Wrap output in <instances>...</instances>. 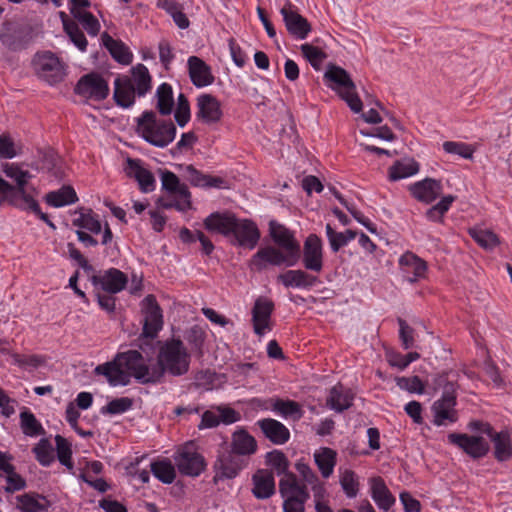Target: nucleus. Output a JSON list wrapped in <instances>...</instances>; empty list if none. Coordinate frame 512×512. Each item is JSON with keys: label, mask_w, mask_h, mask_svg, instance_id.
Returning <instances> with one entry per match:
<instances>
[{"label": "nucleus", "mask_w": 512, "mask_h": 512, "mask_svg": "<svg viewBox=\"0 0 512 512\" xmlns=\"http://www.w3.org/2000/svg\"><path fill=\"white\" fill-rule=\"evenodd\" d=\"M94 372L107 378L111 386H126L133 376L141 384H156L155 367H150L137 350L118 353L112 361L96 366Z\"/></svg>", "instance_id": "f257e3e1"}, {"label": "nucleus", "mask_w": 512, "mask_h": 512, "mask_svg": "<svg viewBox=\"0 0 512 512\" xmlns=\"http://www.w3.org/2000/svg\"><path fill=\"white\" fill-rule=\"evenodd\" d=\"M191 355L180 339L166 340L159 348L155 367L156 382L160 383L165 374L180 377L188 373Z\"/></svg>", "instance_id": "f03ea898"}, {"label": "nucleus", "mask_w": 512, "mask_h": 512, "mask_svg": "<svg viewBox=\"0 0 512 512\" xmlns=\"http://www.w3.org/2000/svg\"><path fill=\"white\" fill-rule=\"evenodd\" d=\"M137 133L149 144L164 148L172 143L176 136V126L169 119H159L152 110H146L136 119Z\"/></svg>", "instance_id": "7ed1b4c3"}, {"label": "nucleus", "mask_w": 512, "mask_h": 512, "mask_svg": "<svg viewBox=\"0 0 512 512\" xmlns=\"http://www.w3.org/2000/svg\"><path fill=\"white\" fill-rule=\"evenodd\" d=\"M324 80L348 104L353 112L358 113L362 110V101L356 93V85L345 69L329 63L324 73Z\"/></svg>", "instance_id": "20e7f679"}, {"label": "nucleus", "mask_w": 512, "mask_h": 512, "mask_svg": "<svg viewBox=\"0 0 512 512\" xmlns=\"http://www.w3.org/2000/svg\"><path fill=\"white\" fill-rule=\"evenodd\" d=\"M279 492L284 498V512H305V503L310 498L305 485L298 483L295 474L286 475L279 482Z\"/></svg>", "instance_id": "39448f33"}, {"label": "nucleus", "mask_w": 512, "mask_h": 512, "mask_svg": "<svg viewBox=\"0 0 512 512\" xmlns=\"http://www.w3.org/2000/svg\"><path fill=\"white\" fill-rule=\"evenodd\" d=\"M33 66L39 78L50 85L60 83L65 77V69L60 59L52 52L37 53Z\"/></svg>", "instance_id": "423d86ee"}, {"label": "nucleus", "mask_w": 512, "mask_h": 512, "mask_svg": "<svg viewBox=\"0 0 512 512\" xmlns=\"http://www.w3.org/2000/svg\"><path fill=\"white\" fill-rule=\"evenodd\" d=\"M107 81L98 73L83 75L74 87L75 94L86 100L103 101L109 95Z\"/></svg>", "instance_id": "0eeeda50"}, {"label": "nucleus", "mask_w": 512, "mask_h": 512, "mask_svg": "<svg viewBox=\"0 0 512 512\" xmlns=\"http://www.w3.org/2000/svg\"><path fill=\"white\" fill-rule=\"evenodd\" d=\"M245 465L244 458L235 452L228 449L219 452L213 465L215 471L213 482L218 483L220 480L235 478Z\"/></svg>", "instance_id": "6e6552de"}, {"label": "nucleus", "mask_w": 512, "mask_h": 512, "mask_svg": "<svg viewBox=\"0 0 512 512\" xmlns=\"http://www.w3.org/2000/svg\"><path fill=\"white\" fill-rule=\"evenodd\" d=\"M144 314L142 336L155 338L163 327V315L154 295L149 294L142 300Z\"/></svg>", "instance_id": "1a4fd4ad"}, {"label": "nucleus", "mask_w": 512, "mask_h": 512, "mask_svg": "<svg viewBox=\"0 0 512 512\" xmlns=\"http://www.w3.org/2000/svg\"><path fill=\"white\" fill-rule=\"evenodd\" d=\"M270 236L274 243L289 254L292 263H297L301 258V247L293 233L285 226L271 221L269 224Z\"/></svg>", "instance_id": "9d476101"}, {"label": "nucleus", "mask_w": 512, "mask_h": 512, "mask_svg": "<svg viewBox=\"0 0 512 512\" xmlns=\"http://www.w3.org/2000/svg\"><path fill=\"white\" fill-rule=\"evenodd\" d=\"M174 460L179 472L190 477L199 476L207 465L204 457L188 445L178 450Z\"/></svg>", "instance_id": "9b49d317"}, {"label": "nucleus", "mask_w": 512, "mask_h": 512, "mask_svg": "<svg viewBox=\"0 0 512 512\" xmlns=\"http://www.w3.org/2000/svg\"><path fill=\"white\" fill-rule=\"evenodd\" d=\"M287 32L297 40H304L308 37L312 27L308 20L303 17L297 8L290 2L286 3L280 10Z\"/></svg>", "instance_id": "f8f14e48"}, {"label": "nucleus", "mask_w": 512, "mask_h": 512, "mask_svg": "<svg viewBox=\"0 0 512 512\" xmlns=\"http://www.w3.org/2000/svg\"><path fill=\"white\" fill-rule=\"evenodd\" d=\"M448 440L451 444L461 448L473 459L485 457L490 450L489 443L482 436L468 435L464 433H450L448 435Z\"/></svg>", "instance_id": "ddd939ff"}, {"label": "nucleus", "mask_w": 512, "mask_h": 512, "mask_svg": "<svg viewBox=\"0 0 512 512\" xmlns=\"http://www.w3.org/2000/svg\"><path fill=\"white\" fill-rule=\"evenodd\" d=\"M289 254L285 251L278 249L274 246H266L260 248L251 258L250 265L257 271H262L267 265L281 266H294L297 263H292L289 259Z\"/></svg>", "instance_id": "4468645a"}, {"label": "nucleus", "mask_w": 512, "mask_h": 512, "mask_svg": "<svg viewBox=\"0 0 512 512\" xmlns=\"http://www.w3.org/2000/svg\"><path fill=\"white\" fill-rule=\"evenodd\" d=\"M91 283L108 294H117L126 288L128 277L117 268H109L99 274H93Z\"/></svg>", "instance_id": "2eb2a0df"}, {"label": "nucleus", "mask_w": 512, "mask_h": 512, "mask_svg": "<svg viewBox=\"0 0 512 512\" xmlns=\"http://www.w3.org/2000/svg\"><path fill=\"white\" fill-rule=\"evenodd\" d=\"M302 264L311 272L320 273L323 269V244L316 234H310L304 241Z\"/></svg>", "instance_id": "dca6fc26"}, {"label": "nucleus", "mask_w": 512, "mask_h": 512, "mask_svg": "<svg viewBox=\"0 0 512 512\" xmlns=\"http://www.w3.org/2000/svg\"><path fill=\"white\" fill-rule=\"evenodd\" d=\"M230 236L231 243L244 248L253 249L260 239V231L256 224L249 219L236 220V225Z\"/></svg>", "instance_id": "f3484780"}, {"label": "nucleus", "mask_w": 512, "mask_h": 512, "mask_svg": "<svg viewBox=\"0 0 512 512\" xmlns=\"http://www.w3.org/2000/svg\"><path fill=\"white\" fill-rule=\"evenodd\" d=\"M456 404L457 395L441 396L436 400L431 407L434 425L445 426L448 423L456 422L458 420Z\"/></svg>", "instance_id": "a211bd4d"}, {"label": "nucleus", "mask_w": 512, "mask_h": 512, "mask_svg": "<svg viewBox=\"0 0 512 512\" xmlns=\"http://www.w3.org/2000/svg\"><path fill=\"white\" fill-rule=\"evenodd\" d=\"M408 191L417 201L430 204L441 195L443 185L441 180L427 177L409 185Z\"/></svg>", "instance_id": "6ab92c4d"}, {"label": "nucleus", "mask_w": 512, "mask_h": 512, "mask_svg": "<svg viewBox=\"0 0 512 512\" xmlns=\"http://www.w3.org/2000/svg\"><path fill=\"white\" fill-rule=\"evenodd\" d=\"M236 220V215L230 211L213 212L204 219L203 225L207 231L230 239L236 227Z\"/></svg>", "instance_id": "aec40b11"}, {"label": "nucleus", "mask_w": 512, "mask_h": 512, "mask_svg": "<svg viewBox=\"0 0 512 512\" xmlns=\"http://www.w3.org/2000/svg\"><path fill=\"white\" fill-rule=\"evenodd\" d=\"M2 169L5 175L15 182L13 188L23 202L27 203L29 199H33L28 191V183L33 176L28 170H23L16 163H5Z\"/></svg>", "instance_id": "412c9836"}, {"label": "nucleus", "mask_w": 512, "mask_h": 512, "mask_svg": "<svg viewBox=\"0 0 512 512\" xmlns=\"http://www.w3.org/2000/svg\"><path fill=\"white\" fill-rule=\"evenodd\" d=\"M124 170L128 177L137 181L143 193H149L155 189V177L152 172L143 167L141 160L127 158Z\"/></svg>", "instance_id": "4be33fe9"}, {"label": "nucleus", "mask_w": 512, "mask_h": 512, "mask_svg": "<svg viewBox=\"0 0 512 512\" xmlns=\"http://www.w3.org/2000/svg\"><path fill=\"white\" fill-rule=\"evenodd\" d=\"M187 67L190 80L195 87L202 88L214 83L215 77L211 67L201 58L190 56Z\"/></svg>", "instance_id": "5701e85b"}, {"label": "nucleus", "mask_w": 512, "mask_h": 512, "mask_svg": "<svg viewBox=\"0 0 512 512\" xmlns=\"http://www.w3.org/2000/svg\"><path fill=\"white\" fill-rule=\"evenodd\" d=\"M221 104L211 94H201L197 98L196 116L206 124L219 122L222 118Z\"/></svg>", "instance_id": "b1692460"}, {"label": "nucleus", "mask_w": 512, "mask_h": 512, "mask_svg": "<svg viewBox=\"0 0 512 512\" xmlns=\"http://www.w3.org/2000/svg\"><path fill=\"white\" fill-rule=\"evenodd\" d=\"M277 281L286 288L303 290H309L320 282L317 276L301 269L287 270L277 276Z\"/></svg>", "instance_id": "393cba45"}, {"label": "nucleus", "mask_w": 512, "mask_h": 512, "mask_svg": "<svg viewBox=\"0 0 512 512\" xmlns=\"http://www.w3.org/2000/svg\"><path fill=\"white\" fill-rule=\"evenodd\" d=\"M274 310V303L266 297H259L252 309V322L255 334L262 336L266 329H270L269 322Z\"/></svg>", "instance_id": "a878e982"}, {"label": "nucleus", "mask_w": 512, "mask_h": 512, "mask_svg": "<svg viewBox=\"0 0 512 512\" xmlns=\"http://www.w3.org/2000/svg\"><path fill=\"white\" fill-rule=\"evenodd\" d=\"M264 437L275 445H283L290 439L289 429L280 421L264 418L256 422Z\"/></svg>", "instance_id": "bb28decb"}, {"label": "nucleus", "mask_w": 512, "mask_h": 512, "mask_svg": "<svg viewBox=\"0 0 512 512\" xmlns=\"http://www.w3.org/2000/svg\"><path fill=\"white\" fill-rule=\"evenodd\" d=\"M137 91L131 83L129 76H118L114 80L113 99L117 106L130 108L134 105Z\"/></svg>", "instance_id": "cd10ccee"}, {"label": "nucleus", "mask_w": 512, "mask_h": 512, "mask_svg": "<svg viewBox=\"0 0 512 512\" xmlns=\"http://www.w3.org/2000/svg\"><path fill=\"white\" fill-rule=\"evenodd\" d=\"M485 434L494 445V457L498 462H506L512 457V441L506 430L495 432L492 426H487Z\"/></svg>", "instance_id": "c85d7f7f"}, {"label": "nucleus", "mask_w": 512, "mask_h": 512, "mask_svg": "<svg viewBox=\"0 0 512 512\" xmlns=\"http://www.w3.org/2000/svg\"><path fill=\"white\" fill-rule=\"evenodd\" d=\"M369 483L372 499L380 509L388 511L395 504L396 499L384 480L380 476H376L372 477Z\"/></svg>", "instance_id": "c756f323"}, {"label": "nucleus", "mask_w": 512, "mask_h": 512, "mask_svg": "<svg viewBox=\"0 0 512 512\" xmlns=\"http://www.w3.org/2000/svg\"><path fill=\"white\" fill-rule=\"evenodd\" d=\"M101 40L115 61L122 65H129L132 62L133 54L129 47L121 40L114 39L107 32L101 35Z\"/></svg>", "instance_id": "7c9ffc66"}, {"label": "nucleus", "mask_w": 512, "mask_h": 512, "mask_svg": "<svg viewBox=\"0 0 512 512\" xmlns=\"http://www.w3.org/2000/svg\"><path fill=\"white\" fill-rule=\"evenodd\" d=\"M252 493L257 499H268L275 493V480L271 472L258 470L252 477Z\"/></svg>", "instance_id": "2f4dec72"}, {"label": "nucleus", "mask_w": 512, "mask_h": 512, "mask_svg": "<svg viewBox=\"0 0 512 512\" xmlns=\"http://www.w3.org/2000/svg\"><path fill=\"white\" fill-rule=\"evenodd\" d=\"M231 451L240 457L254 454L257 450V442L255 438L247 431L240 429L233 433L231 442Z\"/></svg>", "instance_id": "473e14b6"}, {"label": "nucleus", "mask_w": 512, "mask_h": 512, "mask_svg": "<svg viewBox=\"0 0 512 512\" xmlns=\"http://www.w3.org/2000/svg\"><path fill=\"white\" fill-rule=\"evenodd\" d=\"M184 177L196 187H223L225 180L221 177L210 176L198 171L193 165L184 166Z\"/></svg>", "instance_id": "72a5a7b5"}, {"label": "nucleus", "mask_w": 512, "mask_h": 512, "mask_svg": "<svg viewBox=\"0 0 512 512\" xmlns=\"http://www.w3.org/2000/svg\"><path fill=\"white\" fill-rule=\"evenodd\" d=\"M129 78L137 91L138 97L145 96L152 88L151 75L148 68L142 63H138L131 68V75Z\"/></svg>", "instance_id": "f704fd0d"}, {"label": "nucleus", "mask_w": 512, "mask_h": 512, "mask_svg": "<svg viewBox=\"0 0 512 512\" xmlns=\"http://www.w3.org/2000/svg\"><path fill=\"white\" fill-rule=\"evenodd\" d=\"M156 6L170 15L179 29L184 30L190 26V21L184 13L183 5L176 0H158Z\"/></svg>", "instance_id": "c9c22d12"}, {"label": "nucleus", "mask_w": 512, "mask_h": 512, "mask_svg": "<svg viewBox=\"0 0 512 512\" xmlns=\"http://www.w3.org/2000/svg\"><path fill=\"white\" fill-rule=\"evenodd\" d=\"M353 394L342 385L334 386L327 398V405L336 412H343L352 406Z\"/></svg>", "instance_id": "e433bc0d"}, {"label": "nucleus", "mask_w": 512, "mask_h": 512, "mask_svg": "<svg viewBox=\"0 0 512 512\" xmlns=\"http://www.w3.org/2000/svg\"><path fill=\"white\" fill-rule=\"evenodd\" d=\"M458 374L455 371H444L435 375L431 380L434 391H441L442 396L456 395Z\"/></svg>", "instance_id": "4c0bfd02"}, {"label": "nucleus", "mask_w": 512, "mask_h": 512, "mask_svg": "<svg viewBox=\"0 0 512 512\" xmlns=\"http://www.w3.org/2000/svg\"><path fill=\"white\" fill-rule=\"evenodd\" d=\"M162 189L172 196L179 198H191V193L185 184H181L176 174L169 170L161 171Z\"/></svg>", "instance_id": "58836bf2"}, {"label": "nucleus", "mask_w": 512, "mask_h": 512, "mask_svg": "<svg viewBox=\"0 0 512 512\" xmlns=\"http://www.w3.org/2000/svg\"><path fill=\"white\" fill-rule=\"evenodd\" d=\"M399 262L405 267L406 273L413 274V277H408L409 282H415L425 276L427 270L426 262L415 254L407 252L401 256Z\"/></svg>", "instance_id": "ea45409f"}, {"label": "nucleus", "mask_w": 512, "mask_h": 512, "mask_svg": "<svg viewBox=\"0 0 512 512\" xmlns=\"http://www.w3.org/2000/svg\"><path fill=\"white\" fill-rule=\"evenodd\" d=\"M419 169L420 165L417 161L412 158H404L396 161L389 168V178L392 181L404 179L417 174Z\"/></svg>", "instance_id": "a19ab883"}, {"label": "nucleus", "mask_w": 512, "mask_h": 512, "mask_svg": "<svg viewBox=\"0 0 512 512\" xmlns=\"http://www.w3.org/2000/svg\"><path fill=\"white\" fill-rule=\"evenodd\" d=\"M337 453L328 447L320 448L314 453L315 463L324 478H328L336 465Z\"/></svg>", "instance_id": "79ce46f5"}, {"label": "nucleus", "mask_w": 512, "mask_h": 512, "mask_svg": "<svg viewBox=\"0 0 512 512\" xmlns=\"http://www.w3.org/2000/svg\"><path fill=\"white\" fill-rule=\"evenodd\" d=\"M45 200L50 206L58 208L75 203L78 197L71 186H63L56 191L47 193Z\"/></svg>", "instance_id": "37998d69"}, {"label": "nucleus", "mask_w": 512, "mask_h": 512, "mask_svg": "<svg viewBox=\"0 0 512 512\" xmlns=\"http://www.w3.org/2000/svg\"><path fill=\"white\" fill-rule=\"evenodd\" d=\"M156 109L163 115H170L174 108L173 90L170 84L162 83L156 90Z\"/></svg>", "instance_id": "c03bdc74"}, {"label": "nucleus", "mask_w": 512, "mask_h": 512, "mask_svg": "<svg viewBox=\"0 0 512 512\" xmlns=\"http://www.w3.org/2000/svg\"><path fill=\"white\" fill-rule=\"evenodd\" d=\"M74 214H78L77 218H74L72 224L82 229H87L94 234L101 232V223L95 217L92 209L90 208H79Z\"/></svg>", "instance_id": "a18cd8bd"}, {"label": "nucleus", "mask_w": 512, "mask_h": 512, "mask_svg": "<svg viewBox=\"0 0 512 512\" xmlns=\"http://www.w3.org/2000/svg\"><path fill=\"white\" fill-rule=\"evenodd\" d=\"M19 508L23 512H46L50 503L44 496L23 494L17 497Z\"/></svg>", "instance_id": "49530a36"}, {"label": "nucleus", "mask_w": 512, "mask_h": 512, "mask_svg": "<svg viewBox=\"0 0 512 512\" xmlns=\"http://www.w3.org/2000/svg\"><path fill=\"white\" fill-rule=\"evenodd\" d=\"M20 427L22 432L29 437H36L45 434L42 424L27 408H24L20 413Z\"/></svg>", "instance_id": "de8ad7c7"}, {"label": "nucleus", "mask_w": 512, "mask_h": 512, "mask_svg": "<svg viewBox=\"0 0 512 512\" xmlns=\"http://www.w3.org/2000/svg\"><path fill=\"white\" fill-rule=\"evenodd\" d=\"M60 16L62 18L64 30L70 40L79 50L85 51L88 44L87 39L78 24L74 21L68 20L67 15L64 12H60Z\"/></svg>", "instance_id": "09e8293b"}, {"label": "nucleus", "mask_w": 512, "mask_h": 512, "mask_svg": "<svg viewBox=\"0 0 512 512\" xmlns=\"http://www.w3.org/2000/svg\"><path fill=\"white\" fill-rule=\"evenodd\" d=\"M272 408L283 417H291L295 421L300 420L304 414L301 405L293 400L276 399Z\"/></svg>", "instance_id": "8fccbe9b"}, {"label": "nucleus", "mask_w": 512, "mask_h": 512, "mask_svg": "<svg viewBox=\"0 0 512 512\" xmlns=\"http://www.w3.org/2000/svg\"><path fill=\"white\" fill-rule=\"evenodd\" d=\"M151 472L164 484H171L176 478V471L169 459L151 463Z\"/></svg>", "instance_id": "3c124183"}, {"label": "nucleus", "mask_w": 512, "mask_h": 512, "mask_svg": "<svg viewBox=\"0 0 512 512\" xmlns=\"http://www.w3.org/2000/svg\"><path fill=\"white\" fill-rule=\"evenodd\" d=\"M32 452L36 460L44 467H48L54 462V449L46 438L40 439L33 447Z\"/></svg>", "instance_id": "603ef678"}, {"label": "nucleus", "mask_w": 512, "mask_h": 512, "mask_svg": "<svg viewBox=\"0 0 512 512\" xmlns=\"http://www.w3.org/2000/svg\"><path fill=\"white\" fill-rule=\"evenodd\" d=\"M5 202L19 209H22L25 204L14 190L13 185L0 177V206Z\"/></svg>", "instance_id": "864d4df0"}, {"label": "nucleus", "mask_w": 512, "mask_h": 512, "mask_svg": "<svg viewBox=\"0 0 512 512\" xmlns=\"http://www.w3.org/2000/svg\"><path fill=\"white\" fill-rule=\"evenodd\" d=\"M266 464L272 467L278 475H284V478H286V475L290 474L287 472L289 461L286 455L280 450L268 452L266 454Z\"/></svg>", "instance_id": "5fc2aeb1"}, {"label": "nucleus", "mask_w": 512, "mask_h": 512, "mask_svg": "<svg viewBox=\"0 0 512 512\" xmlns=\"http://www.w3.org/2000/svg\"><path fill=\"white\" fill-rule=\"evenodd\" d=\"M469 234L484 249L492 250L499 244L498 236L490 230L473 228Z\"/></svg>", "instance_id": "6e6d98bb"}, {"label": "nucleus", "mask_w": 512, "mask_h": 512, "mask_svg": "<svg viewBox=\"0 0 512 512\" xmlns=\"http://www.w3.org/2000/svg\"><path fill=\"white\" fill-rule=\"evenodd\" d=\"M57 458L67 469L73 468L72 449L68 440L61 435L55 436Z\"/></svg>", "instance_id": "4d7b16f0"}, {"label": "nucleus", "mask_w": 512, "mask_h": 512, "mask_svg": "<svg viewBox=\"0 0 512 512\" xmlns=\"http://www.w3.org/2000/svg\"><path fill=\"white\" fill-rule=\"evenodd\" d=\"M71 14L82 24L89 35L96 36L98 34L100 23L92 13L71 9Z\"/></svg>", "instance_id": "13d9d810"}, {"label": "nucleus", "mask_w": 512, "mask_h": 512, "mask_svg": "<svg viewBox=\"0 0 512 512\" xmlns=\"http://www.w3.org/2000/svg\"><path fill=\"white\" fill-rule=\"evenodd\" d=\"M300 49L303 56L311 64V66L315 70H320L323 61L327 58L326 53L323 52L320 48L308 43L302 44Z\"/></svg>", "instance_id": "bf43d9fd"}, {"label": "nucleus", "mask_w": 512, "mask_h": 512, "mask_svg": "<svg viewBox=\"0 0 512 512\" xmlns=\"http://www.w3.org/2000/svg\"><path fill=\"white\" fill-rule=\"evenodd\" d=\"M340 485L348 498H355L359 491V482L352 470H346L341 478Z\"/></svg>", "instance_id": "052dcab7"}, {"label": "nucleus", "mask_w": 512, "mask_h": 512, "mask_svg": "<svg viewBox=\"0 0 512 512\" xmlns=\"http://www.w3.org/2000/svg\"><path fill=\"white\" fill-rule=\"evenodd\" d=\"M175 121L180 127H184L190 120V104L187 97L180 93L177 98V107L175 111Z\"/></svg>", "instance_id": "680f3d73"}, {"label": "nucleus", "mask_w": 512, "mask_h": 512, "mask_svg": "<svg viewBox=\"0 0 512 512\" xmlns=\"http://www.w3.org/2000/svg\"><path fill=\"white\" fill-rule=\"evenodd\" d=\"M133 405V400L129 397H121L116 398L110 401L106 406H104L101 410L103 414H122L129 409H131Z\"/></svg>", "instance_id": "e2e57ef3"}, {"label": "nucleus", "mask_w": 512, "mask_h": 512, "mask_svg": "<svg viewBox=\"0 0 512 512\" xmlns=\"http://www.w3.org/2000/svg\"><path fill=\"white\" fill-rule=\"evenodd\" d=\"M397 386L410 393L422 394L424 392V385L418 376L413 377H396Z\"/></svg>", "instance_id": "0e129e2a"}, {"label": "nucleus", "mask_w": 512, "mask_h": 512, "mask_svg": "<svg viewBox=\"0 0 512 512\" xmlns=\"http://www.w3.org/2000/svg\"><path fill=\"white\" fill-rule=\"evenodd\" d=\"M443 149L449 154L459 155L464 159H471L474 150L470 145L463 142L446 141L443 143Z\"/></svg>", "instance_id": "69168bd1"}, {"label": "nucleus", "mask_w": 512, "mask_h": 512, "mask_svg": "<svg viewBox=\"0 0 512 512\" xmlns=\"http://www.w3.org/2000/svg\"><path fill=\"white\" fill-rule=\"evenodd\" d=\"M419 358L420 354L418 352H409L406 355L394 353L389 356L388 362L391 366L404 370L410 363L418 360Z\"/></svg>", "instance_id": "338daca9"}, {"label": "nucleus", "mask_w": 512, "mask_h": 512, "mask_svg": "<svg viewBox=\"0 0 512 512\" xmlns=\"http://www.w3.org/2000/svg\"><path fill=\"white\" fill-rule=\"evenodd\" d=\"M325 230L330 248L334 253L348 244L343 233L335 231L330 224H326Z\"/></svg>", "instance_id": "774afa93"}]
</instances>
